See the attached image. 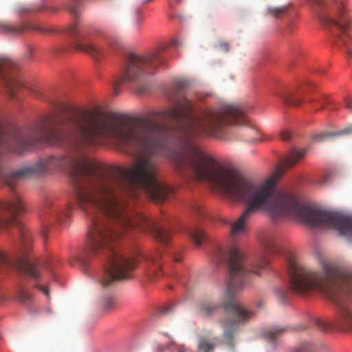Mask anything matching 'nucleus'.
<instances>
[{
    "label": "nucleus",
    "instance_id": "nucleus-1",
    "mask_svg": "<svg viewBox=\"0 0 352 352\" xmlns=\"http://www.w3.org/2000/svg\"><path fill=\"white\" fill-rule=\"evenodd\" d=\"M70 175L78 206L89 215L87 247L77 257H130L118 247L121 234L146 217L132 219L122 193L141 187L154 197V112L136 119L90 110L49 118L0 135V180L13 192L0 199V229L16 221L25 204L14 192L19 179L57 169Z\"/></svg>",
    "mask_w": 352,
    "mask_h": 352
},
{
    "label": "nucleus",
    "instance_id": "nucleus-2",
    "mask_svg": "<svg viewBox=\"0 0 352 352\" xmlns=\"http://www.w3.org/2000/svg\"><path fill=\"white\" fill-rule=\"evenodd\" d=\"M307 152V148L291 151L274 174L262 184L219 165L210 156L177 170L184 177L208 182L226 197L247 204L242 214L231 226L232 236L246 233L250 217L256 212L263 210L274 219L294 217L310 226L332 228L343 236L352 237V216L305 206L291 193L275 189L278 179L285 169L294 166Z\"/></svg>",
    "mask_w": 352,
    "mask_h": 352
},
{
    "label": "nucleus",
    "instance_id": "nucleus-3",
    "mask_svg": "<svg viewBox=\"0 0 352 352\" xmlns=\"http://www.w3.org/2000/svg\"><path fill=\"white\" fill-rule=\"evenodd\" d=\"M188 85L185 80H177L168 94L170 109L167 113L175 124L170 137L162 144L157 140L161 126L155 122V155L162 153L167 156L177 170L210 157L196 143L201 136L216 137L225 126H242L249 124L247 109L233 104H223L195 116L192 104L184 92Z\"/></svg>",
    "mask_w": 352,
    "mask_h": 352
},
{
    "label": "nucleus",
    "instance_id": "nucleus-4",
    "mask_svg": "<svg viewBox=\"0 0 352 352\" xmlns=\"http://www.w3.org/2000/svg\"><path fill=\"white\" fill-rule=\"evenodd\" d=\"M284 256L293 292L302 296L320 293L337 306L334 320L316 318L314 324L323 331H352V270L328 261L315 270L304 266L290 251H285Z\"/></svg>",
    "mask_w": 352,
    "mask_h": 352
},
{
    "label": "nucleus",
    "instance_id": "nucleus-5",
    "mask_svg": "<svg viewBox=\"0 0 352 352\" xmlns=\"http://www.w3.org/2000/svg\"><path fill=\"white\" fill-rule=\"evenodd\" d=\"M212 260L217 265L226 263L228 265L227 298L223 303L214 302L210 299L203 300L199 304L198 311L200 314L209 316L221 306L223 307L226 318L223 322V336L227 344L232 348L234 334L240 326L253 316V313L245 309L234 296L246 285L250 274L261 275V272L269 265V259L265 252H260L256 256L250 268L248 269L245 267L244 254L238 247L234 245L229 249L217 247Z\"/></svg>",
    "mask_w": 352,
    "mask_h": 352
},
{
    "label": "nucleus",
    "instance_id": "nucleus-6",
    "mask_svg": "<svg viewBox=\"0 0 352 352\" xmlns=\"http://www.w3.org/2000/svg\"><path fill=\"white\" fill-rule=\"evenodd\" d=\"M153 74L154 63L151 56L131 52L120 77L113 82L114 94H120L122 84L129 85L138 94H147L153 82Z\"/></svg>",
    "mask_w": 352,
    "mask_h": 352
},
{
    "label": "nucleus",
    "instance_id": "nucleus-7",
    "mask_svg": "<svg viewBox=\"0 0 352 352\" xmlns=\"http://www.w3.org/2000/svg\"><path fill=\"white\" fill-rule=\"evenodd\" d=\"M80 5V0H72L67 6V10L75 17L74 24L67 28V32L72 37L76 50L83 52L90 55L95 60H99L106 52L94 44H87L84 41L88 39L91 29L88 27L79 28L78 17L80 12L78 7Z\"/></svg>",
    "mask_w": 352,
    "mask_h": 352
},
{
    "label": "nucleus",
    "instance_id": "nucleus-8",
    "mask_svg": "<svg viewBox=\"0 0 352 352\" xmlns=\"http://www.w3.org/2000/svg\"><path fill=\"white\" fill-rule=\"evenodd\" d=\"M18 226L21 236L20 248L21 250V255L19 258V266L23 273L34 280H38L41 278L39 271L40 263L30 258L27 254L28 252L31 249L32 239L30 231L27 228L21 224H19Z\"/></svg>",
    "mask_w": 352,
    "mask_h": 352
},
{
    "label": "nucleus",
    "instance_id": "nucleus-9",
    "mask_svg": "<svg viewBox=\"0 0 352 352\" xmlns=\"http://www.w3.org/2000/svg\"><path fill=\"white\" fill-rule=\"evenodd\" d=\"M339 8L340 21H336L330 16L320 14V21L326 26H336L341 32L340 41L346 48L349 54H352V23L344 18V5L340 3Z\"/></svg>",
    "mask_w": 352,
    "mask_h": 352
},
{
    "label": "nucleus",
    "instance_id": "nucleus-10",
    "mask_svg": "<svg viewBox=\"0 0 352 352\" xmlns=\"http://www.w3.org/2000/svg\"><path fill=\"white\" fill-rule=\"evenodd\" d=\"M72 210L73 207L70 204H68L64 208L60 210L52 202L47 201L40 214V218L43 221V226L45 228L47 224L64 221L69 217Z\"/></svg>",
    "mask_w": 352,
    "mask_h": 352
},
{
    "label": "nucleus",
    "instance_id": "nucleus-11",
    "mask_svg": "<svg viewBox=\"0 0 352 352\" xmlns=\"http://www.w3.org/2000/svg\"><path fill=\"white\" fill-rule=\"evenodd\" d=\"M15 67L14 62L6 57L0 56V83L7 89L10 98L15 96L14 90L23 87L22 82L14 76H9L7 72Z\"/></svg>",
    "mask_w": 352,
    "mask_h": 352
},
{
    "label": "nucleus",
    "instance_id": "nucleus-12",
    "mask_svg": "<svg viewBox=\"0 0 352 352\" xmlns=\"http://www.w3.org/2000/svg\"><path fill=\"white\" fill-rule=\"evenodd\" d=\"M155 203L157 201L164 202L167 200L173 194V190L164 182L155 177Z\"/></svg>",
    "mask_w": 352,
    "mask_h": 352
},
{
    "label": "nucleus",
    "instance_id": "nucleus-13",
    "mask_svg": "<svg viewBox=\"0 0 352 352\" xmlns=\"http://www.w3.org/2000/svg\"><path fill=\"white\" fill-rule=\"evenodd\" d=\"M217 342V338H210L201 336L197 338V347L199 352H213Z\"/></svg>",
    "mask_w": 352,
    "mask_h": 352
},
{
    "label": "nucleus",
    "instance_id": "nucleus-14",
    "mask_svg": "<svg viewBox=\"0 0 352 352\" xmlns=\"http://www.w3.org/2000/svg\"><path fill=\"white\" fill-rule=\"evenodd\" d=\"M274 96L279 98L285 104L299 107L303 99L282 91H274Z\"/></svg>",
    "mask_w": 352,
    "mask_h": 352
},
{
    "label": "nucleus",
    "instance_id": "nucleus-15",
    "mask_svg": "<svg viewBox=\"0 0 352 352\" xmlns=\"http://www.w3.org/2000/svg\"><path fill=\"white\" fill-rule=\"evenodd\" d=\"M351 133H352V124L351 126L344 129L343 130H341L340 131L335 132V133H314L312 135L311 138H312L313 141L315 142H322L330 138L339 136V135H344V134H349Z\"/></svg>",
    "mask_w": 352,
    "mask_h": 352
},
{
    "label": "nucleus",
    "instance_id": "nucleus-16",
    "mask_svg": "<svg viewBox=\"0 0 352 352\" xmlns=\"http://www.w3.org/2000/svg\"><path fill=\"white\" fill-rule=\"evenodd\" d=\"M186 233L197 247H200L206 239L204 231L199 228H188Z\"/></svg>",
    "mask_w": 352,
    "mask_h": 352
},
{
    "label": "nucleus",
    "instance_id": "nucleus-17",
    "mask_svg": "<svg viewBox=\"0 0 352 352\" xmlns=\"http://www.w3.org/2000/svg\"><path fill=\"white\" fill-rule=\"evenodd\" d=\"M25 29L26 27L22 24L14 25L10 23H2L0 25V30L1 32L11 36L18 35Z\"/></svg>",
    "mask_w": 352,
    "mask_h": 352
},
{
    "label": "nucleus",
    "instance_id": "nucleus-18",
    "mask_svg": "<svg viewBox=\"0 0 352 352\" xmlns=\"http://www.w3.org/2000/svg\"><path fill=\"white\" fill-rule=\"evenodd\" d=\"M155 243L157 242L162 243L164 245H166L170 239V234L168 230L163 228L157 226L155 224Z\"/></svg>",
    "mask_w": 352,
    "mask_h": 352
},
{
    "label": "nucleus",
    "instance_id": "nucleus-19",
    "mask_svg": "<svg viewBox=\"0 0 352 352\" xmlns=\"http://www.w3.org/2000/svg\"><path fill=\"white\" fill-rule=\"evenodd\" d=\"M287 330V327L274 326L272 327L263 332V336L269 341H273L274 340L279 338L284 332Z\"/></svg>",
    "mask_w": 352,
    "mask_h": 352
},
{
    "label": "nucleus",
    "instance_id": "nucleus-20",
    "mask_svg": "<svg viewBox=\"0 0 352 352\" xmlns=\"http://www.w3.org/2000/svg\"><path fill=\"white\" fill-rule=\"evenodd\" d=\"M261 243L266 252H276L278 250L276 238L272 234H267L264 236L261 239Z\"/></svg>",
    "mask_w": 352,
    "mask_h": 352
},
{
    "label": "nucleus",
    "instance_id": "nucleus-21",
    "mask_svg": "<svg viewBox=\"0 0 352 352\" xmlns=\"http://www.w3.org/2000/svg\"><path fill=\"white\" fill-rule=\"evenodd\" d=\"M165 46L158 45L155 46V68L164 66L166 63L168 56L164 53Z\"/></svg>",
    "mask_w": 352,
    "mask_h": 352
},
{
    "label": "nucleus",
    "instance_id": "nucleus-22",
    "mask_svg": "<svg viewBox=\"0 0 352 352\" xmlns=\"http://www.w3.org/2000/svg\"><path fill=\"white\" fill-rule=\"evenodd\" d=\"M305 101L313 104L314 107H316L317 104L320 105V108L319 109H323L325 104H330L331 102L330 100L322 95L313 98L307 96Z\"/></svg>",
    "mask_w": 352,
    "mask_h": 352
},
{
    "label": "nucleus",
    "instance_id": "nucleus-23",
    "mask_svg": "<svg viewBox=\"0 0 352 352\" xmlns=\"http://www.w3.org/2000/svg\"><path fill=\"white\" fill-rule=\"evenodd\" d=\"M244 132L245 135H250V137L246 138L247 141L252 142L259 140L258 131L256 129L253 127L245 128Z\"/></svg>",
    "mask_w": 352,
    "mask_h": 352
},
{
    "label": "nucleus",
    "instance_id": "nucleus-24",
    "mask_svg": "<svg viewBox=\"0 0 352 352\" xmlns=\"http://www.w3.org/2000/svg\"><path fill=\"white\" fill-rule=\"evenodd\" d=\"M287 10V6L270 7L267 8V13L274 17L278 18L282 16Z\"/></svg>",
    "mask_w": 352,
    "mask_h": 352
},
{
    "label": "nucleus",
    "instance_id": "nucleus-25",
    "mask_svg": "<svg viewBox=\"0 0 352 352\" xmlns=\"http://www.w3.org/2000/svg\"><path fill=\"white\" fill-rule=\"evenodd\" d=\"M190 208L192 212L198 216L201 217L205 214V210L200 204L194 203L192 204Z\"/></svg>",
    "mask_w": 352,
    "mask_h": 352
},
{
    "label": "nucleus",
    "instance_id": "nucleus-26",
    "mask_svg": "<svg viewBox=\"0 0 352 352\" xmlns=\"http://www.w3.org/2000/svg\"><path fill=\"white\" fill-rule=\"evenodd\" d=\"M107 42L109 49L112 51H116L121 45L120 41L115 38H109Z\"/></svg>",
    "mask_w": 352,
    "mask_h": 352
},
{
    "label": "nucleus",
    "instance_id": "nucleus-27",
    "mask_svg": "<svg viewBox=\"0 0 352 352\" xmlns=\"http://www.w3.org/2000/svg\"><path fill=\"white\" fill-rule=\"evenodd\" d=\"M172 312V307L169 305H163L160 306L157 308V310H155V315L157 314L160 316L168 314Z\"/></svg>",
    "mask_w": 352,
    "mask_h": 352
},
{
    "label": "nucleus",
    "instance_id": "nucleus-28",
    "mask_svg": "<svg viewBox=\"0 0 352 352\" xmlns=\"http://www.w3.org/2000/svg\"><path fill=\"white\" fill-rule=\"evenodd\" d=\"M115 304H116V302H115V300L113 299V298L109 296L104 299V307L105 309H110L114 307Z\"/></svg>",
    "mask_w": 352,
    "mask_h": 352
},
{
    "label": "nucleus",
    "instance_id": "nucleus-29",
    "mask_svg": "<svg viewBox=\"0 0 352 352\" xmlns=\"http://www.w3.org/2000/svg\"><path fill=\"white\" fill-rule=\"evenodd\" d=\"M19 299L23 302H28L32 299V296L26 291H21L19 294Z\"/></svg>",
    "mask_w": 352,
    "mask_h": 352
},
{
    "label": "nucleus",
    "instance_id": "nucleus-30",
    "mask_svg": "<svg viewBox=\"0 0 352 352\" xmlns=\"http://www.w3.org/2000/svg\"><path fill=\"white\" fill-rule=\"evenodd\" d=\"M219 48L226 52L229 51V44L227 42L219 41Z\"/></svg>",
    "mask_w": 352,
    "mask_h": 352
},
{
    "label": "nucleus",
    "instance_id": "nucleus-31",
    "mask_svg": "<svg viewBox=\"0 0 352 352\" xmlns=\"http://www.w3.org/2000/svg\"><path fill=\"white\" fill-rule=\"evenodd\" d=\"M280 136L283 141H289L291 139V133L289 131H283Z\"/></svg>",
    "mask_w": 352,
    "mask_h": 352
},
{
    "label": "nucleus",
    "instance_id": "nucleus-32",
    "mask_svg": "<svg viewBox=\"0 0 352 352\" xmlns=\"http://www.w3.org/2000/svg\"><path fill=\"white\" fill-rule=\"evenodd\" d=\"M35 287L40 289L45 296H49V292L47 287L41 285H36Z\"/></svg>",
    "mask_w": 352,
    "mask_h": 352
},
{
    "label": "nucleus",
    "instance_id": "nucleus-33",
    "mask_svg": "<svg viewBox=\"0 0 352 352\" xmlns=\"http://www.w3.org/2000/svg\"><path fill=\"white\" fill-rule=\"evenodd\" d=\"M7 261H8V259H7L6 256L3 254H0V264L5 263Z\"/></svg>",
    "mask_w": 352,
    "mask_h": 352
},
{
    "label": "nucleus",
    "instance_id": "nucleus-34",
    "mask_svg": "<svg viewBox=\"0 0 352 352\" xmlns=\"http://www.w3.org/2000/svg\"><path fill=\"white\" fill-rule=\"evenodd\" d=\"M296 351V352H307V349L306 346H302V347H299Z\"/></svg>",
    "mask_w": 352,
    "mask_h": 352
},
{
    "label": "nucleus",
    "instance_id": "nucleus-35",
    "mask_svg": "<svg viewBox=\"0 0 352 352\" xmlns=\"http://www.w3.org/2000/svg\"><path fill=\"white\" fill-rule=\"evenodd\" d=\"M175 261L179 262L182 260V257L180 255H176L174 258Z\"/></svg>",
    "mask_w": 352,
    "mask_h": 352
},
{
    "label": "nucleus",
    "instance_id": "nucleus-36",
    "mask_svg": "<svg viewBox=\"0 0 352 352\" xmlns=\"http://www.w3.org/2000/svg\"><path fill=\"white\" fill-rule=\"evenodd\" d=\"M168 347L170 349L171 351H173V349H175V344L173 342H170L168 344Z\"/></svg>",
    "mask_w": 352,
    "mask_h": 352
},
{
    "label": "nucleus",
    "instance_id": "nucleus-37",
    "mask_svg": "<svg viewBox=\"0 0 352 352\" xmlns=\"http://www.w3.org/2000/svg\"><path fill=\"white\" fill-rule=\"evenodd\" d=\"M345 107L348 109H351V105L348 100H345Z\"/></svg>",
    "mask_w": 352,
    "mask_h": 352
},
{
    "label": "nucleus",
    "instance_id": "nucleus-38",
    "mask_svg": "<svg viewBox=\"0 0 352 352\" xmlns=\"http://www.w3.org/2000/svg\"><path fill=\"white\" fill-rule=\"evenodd\" d=\"M29 9L27 8H23L20 10V12H28Z\"/></svg>",
    "mask_w": 352,
    "mask_h": 352
},
{
    "label": "nucleus",
    "instance_id": "nucleus-39",
    "mask_svg": "<svg viewBox=\"0 0 352 352\" xmlns=\"http://www.w3.org/2000/svg\"><path fill=\"white\" fill-rule=\"evenodd\" d=\"M41 234L43 235V236H45V235H46V232H45V230H42V231H41Z\"/></svg>",
    "mask_w": 352,
    "mask_h": 352
},
{
    "label": "nucleus",
    "instance_id": "nucleus-40",
    "mask_svg": "<svg viewBox=\"0 0 352 352\" xmlns=\"http://www.w3.org/2000/svg\"><path fill=\"white\" fill-rule=\"evenodd\" d=\"M177 352H184V351L182 349H178V351Z\"/></svg>",
    "mask_w": 352,
    "mask_h": 352
},
{
    "label": "nucleus",
    "instance_id": "nucleus-41",
    "mask_svg": "<svg viewBox=\"0 0 352 352\" xmlns=\"http://www.w3.org/2000/svg\"><path fill=\"white\" fill-rule=\"evenodd\" d=\"M33 52V49L32 48H30V53L32 54Z\"/></svg>",
    "mask_w": 352,
    "mask_h": 352
},
{
    "label": "nucleus",
    "instance_id": "nucleus-42",
    "mask_svg": "<svg viewBox=\"0 0 352 352\" xmlns=\"http://www.w3.org/2000/svg\"><path fill=\"white\" fill-rule=\"evenodd\" d=\"M304 94H305V95H306V96L307 95V94L306 93V91H304Z\"/></svg>",
    "mask_w": 352,
    "mask_h": 352
},
{
    "label": "nucleus",
    "instance_id": "nucleus-43",
    "mask_svg": "<svg viewBox=\"0 0 352 352\" xmlns=\"http://www.w3.org/2000/svg\"><path fill=\"white\" fill-rule=\"evenodd\" d=\"M155 274L157 273V271H156V270L155 271Z\"/></svg>",
    "mask_w": 352,
    "mask_h": 352
}]
</instances>
